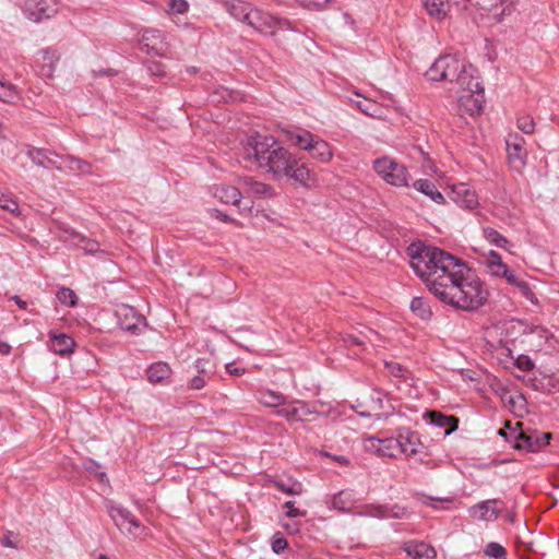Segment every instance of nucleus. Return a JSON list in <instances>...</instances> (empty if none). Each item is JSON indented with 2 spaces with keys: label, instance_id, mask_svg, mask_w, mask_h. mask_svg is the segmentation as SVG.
<instances>
[{
  "label": "nucleus",
  "instance_id": "obj_1",
  "mask_svg": "<svg viewBox=\"0 0 559 559\" xmlns=\"http://www.w3.org/2000/svg\"><path fill=\"white\" fill-rule=\"evenodd\" d=\"M442 263L432 272L427 285L438 299L464 311H474L485 305L488 289L465 262L448 253Z\"/></svg>",
  "mask_w": 559,
  "mask_h": 559
},
{
  "label": "nucleus",
  "instance_id": "obj_2",
  "mask_svg": "<svg viewBox=\"0 0 559 559\" xmlns=\"http://www.w3.org/2000/svg\"><path fill=\"white\" fill-rule=\"evenodd\" d=\"M246 153L248 157H253L254 162L262 169L272 173L274 177L282 178L283 174H288L292 169V163H295V156L281 142H248Z\"/></svg>",
  "mask_w": 559,
  "mask_h": 559
},
{
  "label": "nucleus",
  "instance_id": "obj_3",
  "mask_svg": "<svg viewBox=\"0 0 559 559\" xmlns=\"http://www.w3.org/2000/svg\"><path fill=\"white\" fill-rule=\"evenodd\" d=\"M407 254L411 259L412 269L427 286L432 278V272L438 271L439 266L443 264L442 261L448 252L419 242L412 243L407 248Z\"/></svg>",
  "mask_w": 559,
  "mask_h": 559
},
{
  "label": "nucleus",
  "instance_id": "obj_4",
  "mask_svg": "<svg viewBox=\"0 0 559 559\" xmlns=\"http://www.w3.org/2000/svg\"><path fill=\"white\" fill-rule=\"evenodd\" d=\"M535 361L543 379L530 378L528 383L538 391L556 393L559 391V352L536 349Z\"/></svg>",
  "mask_w": 559,
  "mask_h": 559
},
{
  "label": "nucleus",
  "instance_id": "obj_5",
  "mask_svg": "<svg viewBox=\"0 0 559 559\" xmlns=\"http://www.w3.org/2000/svg\"><path fill=\"white\" fill-rule=\"evenodd\" d=\"M465 61L454 55L440 56L426 71L427 80L432 82H454Z\"/></svg>",
  "mask_w": 559,
  "mask_h": 559
},
{
  "label": "nucleus",
  "instance_id": "obj_6",
  "mask_svg": "<svg viewBox=\"0 0 559 559\" xmlns=\"http://www.w3.org/2000/svg\"><path fill=\"white\" fill-rule=\"evenodd\" d=\"M374 171L389 185L405 187L408 185V173L403 164L390 157H381L373 162Z\"/></svg>",
  "mask_w": 559,
  "mask_h": 559
},
{
  "label": "nucleus",
  "instance_id": "obj_7",
  "mask_svg": "<svg viewBox=\"0 0 559 559\" xmlns=\"http://www.w3.org/2000/svg\"><path fill=\"white\" fill-rule=\"evenodd\" d=\"M108 512L119 531L128 537L135 539L145 534V526L128 509L110 506Z\"/></svg>",
  "mask_w": 559,
  "mask_h": 559
},
{
  "label": "nucleus",
  "instance_id": "obj_8",
  "mask_svg": "<svg viewBox=\"0 0 559 559\" xmlns=\"http://www.w3.org/2000/svg\"><path fill=\"white\" fill-rule=\"evenodd\" d=\"M513 340L509 337V325L499 323L486 330V343L492 353L498 357L513 358L511 345Z\"/></svg>",
  "mask_w": 559,
  "mask_h": 559
},
{
  "label": "nucleus",
  "instance_id": "obj_9",
  "mask_svg": "<svg viewBox=\"0 0 559 559\" xmlns=\"http://www.w3.org/2000/svg\"><path fill=\"white\" fill-rule=\"evenodd\" d=\"M506 428L510 429V437L514 438L513 447L518 450H526L527 452H537L543 447L549 443L551 438V433L544 432L542 435H525L523 432H518L515 428H511L510 423L508 421Z\"/></svg>",
  "mask_w": 559,
  "mask_h": 559
},
{
  "label": "nucleus",
  "instance_id": "obj_10",
  "mask_svg": "<svg viewBox=\"0 0 559 559\" xmlns=\"http://www.w3.org/2000/svg\"><path fill=\"white\" fill-rule=\"evenodd\" d=\"M386 393L379 389H371L369 394L366 396L365 404L368 406V412H357L361 417H371L372 415L376 419L388 418L393 412L394 407L392 405H388L385 407L384 400L386 397Z\"/></svg>",
  "mask_w": 559,
  "mask_h": 559
},
{
  "label": "nucleus",
  "instance_id": "obj_11",
  "mask_svg": "<svg viewBox=\"0 0 559 559\" xmlns=\"http://www.w3.org/2000/svg\"><path fill=\"white\" fill-rule=\"evenodd\" d=\"M142 50L147 55L163 57L168 51V43L158 29H144L141 37Z\"/></svg>",
  "mask_w": 559,
  "mask_h": 559
},
{
  "label": "nucleus",
  "instance_id": "obj_12",
  "mask_svg": "<svg viewBox=\"0 0 559 559\" xmlns=\"http://www.w3.org/2000/svg\"><path fill=\"white\" fill-rule=\"evenodd\" d=\"M26 154L37 166L44 168L53 167L60 170L64 169V157L46 148H36L28 145Z\"/></svg>",
  "mask_w": 559,
  "mask_h": 559
},
{
  "label": "nucleus",
  "instance_id": "obj_13",
  "mask_svg": "<svg viewBox=\"0 0 559 559\" xmlns=\"http://www.w3.org/2000/svg\"><path fill=\"white\" fill-rule=\"evenodd\" d=\"M451 199L461 207L475 210L479 205L478 197L475 190L465 182L453 185L451 188Z\"/></svg>",
  "mask_w": 559,
  "mask_h": 559
},
{
  "label": "nucleus",
  "instance_id": "obj_14",
  "mask_svg": "<svg viewBox=\"0 0 559 559\" xmlns=\"http://www.w3.org/2000/svg\"><path fill=\"white\" fill-rule=\"evenodd\" d=\"M503 507V502L499 499H489L480 501L468 509V514L479 521L496 520Z\"/></svg>",
  "mask_w": 559,
  "mask_h": 559
},
{
  "label": "nucleus",
  "instance_id": "obj_15",
  "mask_svg": "<svg viewBox=\"0 0 559 559\" xmlns=\"http://www.w3.org/2000/svg\"><path fill=\"white\" fill-rule=\"evenodd\" d=\"M246 24L259 33L265 35H275L276 17L260 9L252 8L249 17H247Z\"/></svg>",
  "mask_w": 559,
  "mask_h": 559
},
{
  "label": "nucleus",
  "instance_id": "obj_16",
  "mask_svg": "<svg viewBox=\"0 0 559 559\" xmlns=\"http://www.w3.org/2000/svg\"><path fill=\"white\" fill-rule=\"evenodd\" d=\"M117 317L120 328L132 334H136L141 330V325H144L145 322L144 317L139 316L134 308L128 306H123L117 310Z\"/></svg>",
  "mask_w": 559,
  "mask_h": 559
},
{
  "label": "nucleus",
  "instance_id": "obj_17",
  "mask_svg": "<svg viewBox=\"0 0 559 559\" xmlns=\"http://www.w3.org/2000/svg\"><path fill=\"white\" fill-rule=\"evenodd\" d=\"M484 88L477 92H465L459 98L460 109L471 116L478 115L484 106Z\"/></svg>",
  "mask_w": 559,
  "mask_h": 559
},
{
  "label": "nucleus",
  "instance_id": "obj_18",
  "mask_svg": "<svg viewBox=\"0 0 559 559\" xmlns=\"http://www.w3.org/2000/svg\"><path fill=\"white\" fill-rule=\"evenodd\" d=\"M24 12L31 21L40 22L44 19L51 17L55 11L50 8L47 0H26Z\"/></svg>",
  "mask_w": 559,
  "mask_h": 559
},
{
  "label": "nucleus",
  "instance_id": "obj_19",
  "mask_svg": "<svg viewBox=\"0 0 559 559\" xmlns=\"http://www.w3.org/2000/svg\"><path fill=\"white\" fill-rule=\"evenodd\" d=\"M506 143L509 165L518 173H521L526 165L527 150L523 146L521 142Z\"/></svg>",
  "mask_w": 559,
  "mask_h": 559
},
{
  "label": "nucleus",
  "instance_id": "obj_20",
  "mask_svg": "<svg viewBox=\"0 0 559 559\" xmlns=\"http://www.w3.org/2000/svg\"><path fill=\"white\" fill-rule=\"evenodd\" d=\"M277 414L287 420H304L306 416L312 414L308 405L302 401H294L284 404L278 408Z\"/></svg>",
  "mask_w": 559,
  "mask_h": 559
},
{
  "label": "nucleus",
  "instance_id": "obj_21",
  "mask_svg": "<svg viewBox=\"0 0 559 559\" xmlns=\"http://www.w3.org/2000/svg\"><path fill=\"white\" fill-rule=\"evenodd\" d=\"M194 368L198 372L189 382L191 390H201L205 386L206 382L211 379L213 373V366L210 360L198 359L194 364Z\"/></svg>",
  "mask_w": 559,
  "mask_h": 559
},
{
  "label": "nucleus",
  "instance_id": "obj_22",
  "mask_svg": "<svg viewBox=\"0 0 559 559\" xmlns=\"http://www.w3.org/2000/svg\"><path fill=\"white\" fill-rule=\"evenodd\" d=\"M475 69L471 64L464 63L463 70H460L455 82L463 90V92H477L484 88L474 75Z\"/></svg>",
  "mask_w": 559,
  "mask_h": 559
},
{
  "label": "nucleus",
  "instance_id": "obj_23",
  "mask_svg": "<svg viewBox=\"0 0 559 559\" xmlns=\"http://www.w3.org/2000/svg\"><path fill=\"white\" fill-rule=\"evenodd\" d=\"M426 417L429 419L430 424L444 428L447 436L451 435L459 427V419L456 417L448 416L437 411L427 412Z\"/></svg>",
  "mask_w": 559,
  "mask_h": 559
},
{
  "label": "nucleus",
  "instance_id": "obj_24",
  "mask_svg": "<svg viewBox=\"0 0 559 559\" xmlns=\"http://www.w3.org/2000/svg\"><path fill=\"white\" fill-rule=\"evenodd\" d=\"M51 345L50 348L58 355L66 356L73 352L75 341L64 333H50Z\"/></svg>",
  "mask_w": 559,
  "mask_h": 559
},
{
  "label": "nucleus",
  "instance_id": "obj_25",
  "mask_svg": "<svg viewBox=\"0 0 559 559\" xmlns=\"http://www.w3.org/2000/svg\"><path fill=\"white\" fill-rule=\"evenodd\" d=\"M299 147L309 152L312 157L321 160L329 162L332 158V151L329 142H297Z\"/></svg>",
  "mask_w": 559,
  "mask_h": 559
},
{
  "label": "nucleus",
  "instance_id": "obj_26",
  "mask_svg": "<svg viewBox=\"0 0 559 559\" xmlns=\"http://www.w3.org/2000/svg\"><path fill=\"white\" fill-rule=\"evenodd\" d=\"M222 5L231 16L243 23H247L252 10L251 5L242 0H223Z\"/></svg>",
  "mask_w": 559,
  "mask_h": 559
},
{
  "label": "nucleus",
  "instance_id": "obj_27",
  "mask_svg": "<svg viewBox=\"0 0 559 559\" xmlns=\"http://www.w3.org/2000/svg\"><path fill=\"white\" fill-rule=\"evenodd\" d=\"M404 550L413 559H436V550L424 542L407 543Z\"/></svg>",
  "mask_w": 559,
  "mask_h": 559
},
{
  "label": "nucleus",
  "instance_id": "obj_28",
  "mask_svg": "<svg viewBox=\"0 0 559 559\" xmlns=\"http://www.w3.org/2000/svg\"><path fill=\"white\" fill-rule=\"evenodd\" d=\"M486 265L489 273L497 277H503L507 280V277L512 273L508 269V265L502 261L501 255L493 250L489 251L486 259Z\"/></svg>",
  "mask_w": 559,
  "mask_h": 559
},
{
  "label": "nucleus",
  "instance_id": "obj_29",
  "mask_svg": "<svg viewBox=\"0 0 559 559\" xmlns=\"http://www.w3.org/2000/svg\"><path fill=\"white\" fill-rule=\"evenodd\" d=\"M288 174H283V177L292 178L295 182L308 187L310 181H312V176L310 170L306 167L305 164H299V162L295 158V163H292V169L287 171Z\"/></svg>",
  "mask_w": 559,
  "mask_h": 559
},
{
  "label": "nucleus",
  "instance_id": "obj_30",
  "mask_svg": "<svg viewBox=\"0 0 559 559\" xmlns=\"http://www.w3.org/2000/svg\"><path fill=\"white\" fill-rule=\"evenodd\" d=\"M215 197L225 204L238 205L241 200V192L234 186L222 185L216 187Z\"/></svg>",
  "mask_w": 559,
  "mask_h": 559
},
{
  "label": "nucleus",
  "instance_id": "obj_31",
  "mask_svg": "<svg viewBox=\"0 0 559 559\" xmlns=\"http://www.w3.org/2000/svg\"><path fill=\"white\" fill-rule=\"evenodd\" d=\"M414 188L421 192L423 194L430 198L432 201H435L438 204L444 203V197L437 190L433 182L427 180V179H418L414 182Z\"/></svg>",
  "mask_w": 559,
  "mask_h": 559
},
{
  "label": "nucleus",
  "instance_id": "obj_32",
  "mask_svg": "<svg viewBox=\"0 0 559 559\" xmlns=\"http://www.w3.org/2000/svg\"><path fill=\"white\" fill-rule=\"evenodd\" d=\"M171 369L168 364L158 361L154 362L147 369V379L152 383H159L169 378Z\"/></svg>",
  "mask_w": 559,
  "mask_h": 559
},
{
  "label": "nucleus",
  "instance_id": "obj_33",
  "mask_svg": "<svg viewBox=\"0 0 559 559\" xmlns=\"http://www.w3.org/2000/svg\"><path fill=\"white\" fill-rule=\"evenodd\" d=\"M285 400L282 393L272 390L260 391L258 395V401L266 407H281Z\"/></svg>",
  "mask_w": 559,
  "mask_h": 559
},
{
  "label": "nucleus",
  "instance_id": "obj_34",
  "mask_svg": "<svg viewBox=\"0 0 559 559\" xmlns=\"http://www.w3.org/2000/svg\"><path fill=\"white\" fill-rule=\"evenodd\" d=\"M507 282L516 287L520 292V294L527 300H530L531 302L535 304L537 302V298L534 294V292L531 289L528 283L518 276H515L513 273H511L508 277H507Z\"/></svg>",
  "mask_w": 559,
  "mask_h": 559
},
{
  "label": "nucleus",
  "instance_id": "obj_35",
  "mask_svg": "<svg viewBox=\"0 0 559 559\" xmlns=\"http://www.w3.org/2000/svg\"><path fill=\"white\" fill-rule=\"evenodd\" d=\"M483 237L492 246L501 248V249H509L510 241L502 236L498 230L491 228V227H484L481 229Z\"/></svg>",
  "mask_w": 559,
  "mask_h": 559
},
{
  "label": "nucleus",
  "instance_id": "obj_36",
  "mask_svg": "<svg viewBox=\"0 0 559 559\" xmlns=\"http://www.w3.org/2000/svg\"><path fill=\"white\" fill-rule=\"evenodd\" d=\"M399 449L406 455H414L418 452V438L415 433L399 435Z\"/></svg>",
  "mask_w": 559,
  "mask_h": 559
},
{
  "label": "nucleus",
  "instance_id": "obj_37",
  "mask_svg": "<svg viewBox=\"0 0 559 559\" xmlns=\"http://www.w3.org/2000/svg\"><path fill=\"white\" fill-rule=\"evenodd\" d=\"M423 5L430 16L442 20L448 12V5L443 0H421Z\"/></svg>",
  "mask_w": 559,
  "mask_h": 559
},
{
  "label": "nucleus",
  "instance_id": "obj_38",
  "mask_svg": "<svg viewBox=\"0 0 559 559\" xmlns=\"http://www.w3.org/2000/svg\"><path fill=\"white\" fill-rule=\"evenodd\" d=\"M272 483L276 489L286 495L300 496L304 491L301 483L292 478L287 480H274Z\"/></svg>",
  "mask_w": 559,
  "mask_h": 559
},
{
  "label": "nucleus",
  "instance_id": "obj_39",
  "mask_svg": "<svg viewBox=\"0 0 559 559\" xmlns=\"http://www.w3.org/2000/svg\"><path fill=\"white\" fill-rule=\"evenodd\" d=\"M40 53L44 60L43 71H45V75L52 76L56 64L60 59V55L57 50L51 48H45Z\"/></svg>",
  "mask_w": 559,
  "mask_h": 559
},
{
  "label": "nucleus",
  "instance_id": "obj_40",
  "mask_svg": "<svg viewBox=\"0 0 559 559\" xmlns=\"http://www.w3.org/2000/svg\"><path fill=\"white\" fill-rule=\"evenodd\" d=\"M411 310L423 320H429L432 316L431 308L424 297H414L411 301Z\"/></svg>",
  "mask_w": 559,
  "mask_h": 559
},
{
  "label": "nucleus",
  "instance_id": "obj_41",
  "mask_svg": "<svg viewBox=\"0 0 559 559\" xmlns=\"http://www.w3.org/2000/svg\"><path fill=\"white\" fill-rule=\"evenodd\" d=\"M354 504L353 495L342 490L333 496L331 506L338 511H349Z\"/></svg>",
  "mask_w": 559,
  "mask_h": 559
},
{
  "label": "nucleus",
  "instance_id": "obj_42",
  "mask_svg": "<svg viewBox=\"0 0 559 559\" xmlns=\"http://www.w3.org/2000/svg\"><path fill=\"white\" fill-rule=\"evenodd\" d=\"M374 512L371 513V515L373 516H379V518H404L406 515V509L405 508H402L400 506H393L392 508H386V507H382V506H379V507H376L374 509Z\"/></svg>",
  "mask_w": 559,
  "mask_h": 559
},
{
  "label": "nucleus",
  "instance_id": "obj_43",
  "mask_svg": "<svg viewBox=\"0 0 559 559\" xmlns=\"http://www.w3.org/2000/svg\"><path fill=\"white\" fill-rule=\"evenodd\" d=\"M378 336V333L373 330H368L367 333L361 334V336L356 335H347L344 337V343L347 346H364L367 343L373 344V338Z\"/></svg>",
  "mask_w": 559,
  "mask_h": 559
},
{
  "label": "nucleus",
  "instance_id": "obj_44",
  "mask_svg": "<svg viewBox=\"0 0 559 559\" xmlns=\"http://www.w3.org/2000/svg\"><path fill=\"white\" fill-rule=\"evenodd\" d=\"M245 183L247 185V187L249 188V191L253 195H258V197H272L273 195L272 188L266 183L255 181L252 178L245 179Z\"/></svg>",
  "mask_w": 559,
  "mask_h": 559
},
{
  "label": "nucleus",
  "instance_id": "obj_45",
  "mask_svg": "<svg viewBox=\"0 0 559 559\" xmlns=\"http://www.w3.org/2000/svg\"><path fill=\"white\" fill-rule=\"evenodd\" d=\"M19 98L15 86L9 82L0 80V100L4 103H14Z\"/></svg>",
  "mask_w": 559,
  "mask_h": 559
},
{
  "label": "nucleus",
  "instance_id": "obj_46",
  "mask_svg": "<svg viewBox=\"0 0 559 559\" xmlns=\"http://www.w3.org/2000/svg\"><path fill=\"white\" fill-rule=\"evenodd\" d=\"M484 554L487 557H490L493 559H507L506 548L496 542L488 543L484 549Z\"/></svg>",
  "mask_w": 559,
  "mask_h": 559
},
{
  "label": "nucleus",
  "instance_id": "obj_47",
  "mask_svg": "<svg viewBox=\"0 0 559 559\" xmlns=\"http://www.w3.org/2000/svg\"><path fill=\"white\" fill-rule=\"evenodd\" d=\"M57 298L62 305L69 307L75 306L78 300L75 293L68 287H61L57 293Z\"/></svg>",
  "mask_w": 559,
  "mask_h": 559
},
{
  "label": "nucleus",
  "instance_id": "obj_48",
  "mask_svg": "<svg viewBox=\"0 0 559 559\" xmlns=\"http://www.w3.org/2000/svg\"><path fill=\"white\" fill-rule=\"evenodd\" d=\"M0 207L10 213H19V203L11 197V194L0 191Z\"/></svg>",
  "mask_w": 559,
  "mask_h": 559
},
{
  "label": "nucleus",
  "instance_id": "obj_49",
  "mask_svg": "<svg viewBox=\"0 0 559 559\" xmlns=\"http://www.w3.org/2000/svg\"><path fill=\"white\" fill-rule=\"evenodd\" d=\"M516 127L525 135H531L535 130V122L530 116H521L516 120Z\"/></svg>",
  "mask_w": 559,
  "mask_h": 559
},
{
  "label": "nucleus",
  "instance_id": "obj_50",
  "mask_svg": "<svg viewBox=\"0 0 559 559\" xmlns=\"http://www.w3.org/2000/svg\"><path fill=\"white\" fill-rule=\"evenodd\" d=\"M66 167H69L72 170L88 173L91 165L80 158L64 157V168Z\"/></svg>",
  "mask_w": 559,
  "mask_h": 559
},
{
  "label": "nucleus",
  "instance_id": "obj_51",
  "mask_svg": "<svg viewBox=\"0 0 559 559\" xmlns=\"http://www.w3.org/2000/svg\"><path fill=\"white\" fill-rule=\"evenodd\" d=\"M297 3L307 9V10H316L321 11L326 8V5L331 2V0H296Z\"/></svg>",
  "mask_w": 559,
  "mask_h": 559
},
{
  "label": "nucleus",
  "instance_id": "obj_52",
  "mask_svg": "<svg viewBox=\"0 0 559 559\" xmlns=\"http://www.w3.org/2000/svg\"><path fill=\"white\" fill-rule=\"evenodd\" d=\"M364 448L366 451L381 455V452H385L381 447V439L376 437H369L364 440Z\"/></svg>",
  "mask_w": 559,
  "mask_h": 559
},
{
  "label": "nucleus",
  "instance_id": "obj_53",
  "mask_svg": "<svg viewBox=\"0 0 559 559\" xmlns=\"http://www.w3.org/2000/svg\"><path fill=\"white\" fill-rule=\"evenodd\" d=\"M514 364L520 370L531 371L535 368L537 362L527 355H519Z\"/></svg>",
  "mask_w": 559,
  "mask_h": 559
},
{
  "label": "nucleus",
  "instance_id": "obj_54",
  "mask_svg": "<svg viewBox=\"0 0 559 559\" xmlns=\"http://www.w3.org/2000/svg\"><path fill=\"white\" fill-rule=\"evenodd\" d=\"M382 450L385 452H381L382 456H393V450L399 449L397 438H385L381 439Z\"/></svg>",
  "mask_w": 559,
  "mask_h": 559
},
{
  "label": "nucleus",
  "instance_id": "obj_55",
  "mask_svg": "<svg viewBox=\"0 0 559 559\" xmlns=\"http://www.w3.org/2000/svg\"><path fill=\"white\" fill-rule=\"evenodd\" d=\"M359 109L369 116H376L378 111V106L373 100L364 98L362 100L357 102Z\"/></svg>",
  "mask_w": 559,
  "mask_h": 559
},
{
  "label": "nucleus",
  "instance_id": "obj_56",
  "mask_svg": "<svg viewBox=\"0 0 559 559\" xmlns=\"http://www.w3.org/2000/svg\"><path fill=\"white\" fill-rule=\"evenodd\" d=\"M168 7V12L175 14H183L189 9V4L186 0H170Z\"/></svg>",
  "mask_w": 559,
  "mask_h": 559
},
{
  "label": "nucleus",
  "instance_id": "obj_57",
  "mask_svg": "<svg viewBox=\"0 0 559 559\" xmlns=\"http://www.w3.org/2000/svg\"><path fill=\"white\" fill-rule=\"evenodd\" d=\"M147 71L153 76H165V66L160 61H148L146 64Z\"/></svg>",
  "mask_w": 559,
  "mask_h": 559
},
{
  "label": "nucleus",
  "instance_id": "obj_58",
  "mask_svg": "<svg viewBox=\"0 0 559 559\" xmlns=\"http://www.w3.org/2000/svg\"><path fill=\"white\" fill-rule=\"evenodd\" d=\"M246 140H277L274 135H270L266 133H261L259 130L250 128L248 131H245Z\"/></svg>",
  "mask_w": 559,
  "mask_h": 559
},
{
  "label": "nucleus",
  "instance_id": "obj_59",
  "mask_svg": "<svg viewBox=\"0 0 559 559\" xmlns=\"http://www.w3.org/2000/svg\"><path fill=\"white\" fill-rule=\"evenodd\" d=\"M288 547V542L285 537L276 534L272 540V550L275 554H281Z\"/></svg>",
  "mask_w": 559,
  "mask_h": 559
},
{
  "label": "nucleus",
  "instance_id": "obj_60",
  "mask_svg": "<svg viewBox=\"0 0 559 559\" xmlns=\"http://www.w3.org/2000/svg\"><path fill=\"white\" fill-rule=\"evenodd\" d=\"M294 504V501L285 502V508L288 509L286 515L292 519L305 516L306 512L295 508Z\"/></svg>",
  "mask_w": 559,
  "mask_h": 559
},
{
  "label": "nucleus",
  "instance_id": "obj_61",
  "mask_svg": "<svg viewBox=\"0 0 559 559\" xmlns=\"http://www.w3.org/2000/svg\"><path fill=\"white\" fill-rule=\"evenodd\" d=\"M385 367L389 370V372L394 377H403L404 374V367L399 362H385Z\"/></svg>",
  "mask_w": 559,
  "mask_h": 559
},
{
  "label": "nucleus",
  "instance_id": "obj_62",
  "mask_svg": "<svg viewBox=\"0 0 559 559\" xmlns=\"http://www.w3.org/2000/svg\"><path fill=\"white\" fill-rule=\"evenodd\" d=\"M538 336L539 338H545L546 340V344H547V349L548 348H554V344H555V338L552 335H550L547 331H539V332H536V333H533L532 337L534 336Z\"/></svg>",
  "mask_w": 559,
  "mask_h": 559
},
{
  "label": "nucleus",
  "instance_id": "obj_63",
  "mask_svg": "<svg viewBox=\"0 0 559 559\" xmlns=\"http://www.w3.org/2000/svg\"><path fill=\"white\" fill-rule=\"evenodd\" d=\"M289 134V140H298V141H301V140H312V135L309 131H301V132H298L296 133L295 135Z\"/></svg>",
  "mask_w": 559,
  "mask_h": 559
},
{
  "label": "nucleus",
  "instance_id": "obj_64",
  "mask_svg": "<svg viewBox=\"0 0 559 559\" xmlns=\"http://www.w3.org/2000/svg\"><path fill=\"white\" fill-rule=\"evenodd\" d=\"M226 370H227V372H229L233 376H241L245 373L243 368L236 367L234 364H227Z\"/></svg>",
  "mask_w": 559,
  "mask_h": 559
}]
</instances>
